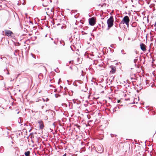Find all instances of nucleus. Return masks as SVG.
Here are the masks:
<instances>
[{"instance_id": "c756f323", "label": "nucleus", "mask_w": 156, "mask_h": 156, "mask_svg": "<svg viewBox=\"0 0 156 156\" xmlns=\"http://www.w3.org/2000/svg\"><path fill=\"white\" fill-rule=\"evenodd\" d=\"M54 44H55V41H54Z\"/></svg>"}, {"instance_id": "2eb2a0df", "label": "nucleus", "mask_w": 156, "mask_h": 156, "mask_svg": "<svg viewBox=\"0 0 156 156\" xmlns=\"http://www.w3.org/2000/svg\"><path fill=\"white\" fill-rule=\"evenodd\" d=\"M137 61V58H135V59H134V60H133L134 63H136V62Z\"/></svg>"}, {"instance_id": "cd10ccee", "label": "nucleus", "mask_w": 156, "mask_h": 156, "mask_svg": "<svg viewBox=\"0 0 156 156\" xmlns=\"http://www.w3.org/2000/svg\"><path fill=\"white\" fill-rule=\"evenodd\" d=\"M7 74H9V72H8L7 73Z\"/></svg>"}, {"instance_id": "4468645a", "label": "nucleus", "mask_w": 156, "mask_h": 156, "mask_svg": "<svg viewBox=\"0 0 156 156\" xmlns=\"http://www.w3.org/2000/svg\"><path fill=\"white\" fill-rule=\"evenodd\" d=\"M18 122H19V123H21V118H19V119H18Z\"/></svg>"}, {"instance_id": "6ab92c4d", "label": "nucleus", "mask_w": 156, "mask_h": 156, "mask_svg": "<svg viewBox=\"0 0 156 156\" xmlns=\"http://www.w3.org/2000/svg\"><path fill=\"white\" fill-rule=\"evenodd\" d=\"M48 119V117L47 116H46L45 117L44 119L45 120H47Z\"/></svg>"}, {"instance_id": "a878e982", "label": "nucleus", "mask_w": 156, "mask_h": 156, "mask_svg": "<svg viewBox=\"0 0 156 156\" xmlns=\"http://www.w3.org/2000/svg\"><path fill=\"white\" fill-rule=\"evenodd\" d=\"M14 80V79H13L12 80H11L10 81H13Z\"/></svg>"}, {"instance_id": "412c9836", "label": "nucleus", "mask_w": 156, "mask_h": 156, "mask_svg": "<svg viewBox=\"0 0 156 156\" xmlns=\"http://www.w3.org/2000/svg\"><path fill=\"white\" fill-rule=\"evenodd\" d=\"M114 135L113 134H111V137H113Z\"/></svg>"}, {"instance_id": "f03ea898", "label": "nucleus", "mask_w": 156, "mask_h": 156, "mask_svg": "<svg viewBox=\"0 0 156 156\" xmlns=\"http://www.w3.org/2000/svg\"><path fill=\"white\" fill-rule=\"evenodd\" d=\"M114 19L112 16H111L107 20V23L108 28L111 27L113 25Z\"/></svg>"}, {"instance_id": "dca6fc26", "label": "nucleus", "mask_w": 156, "mask_h": 156, "mask_svg": "<svg viewBox=\"0 0 156 156\" xmlns=\"http://www.w3.org/2000/svg\"><path fill=\"white\" fill-rule=\"evenodd\" d=\"M121 53L123 54H126V53H124V50H122L121 51Z\"/></svg>"}, {"instance_id": "ddd939ff", "label": "nucleus", "mask_w": 156, "mask_h": 156, "mask_svg": "<svg viewBox=\"0 0 156 156\" xmlns=\"http://www.w3.org/2000/svg\"><path fill=\"white\" fill-rule=\"evenodd\" d=\"M19 51V50H16L15 51V52L14 53V54L15 55H17V53Z\"/></svg>"}, {"instance_id": "f8f14e48", "label": "nucleus", "mask_w": 156, "mask_h": 156, "mask_svg": "<svg viewBox=\"0 0 156 156\" xmlns=\"http://www.w3.org/2000/svg\"><path fill=\"white\" fill-rule=\"evenodd\" d=\"M4 150V149L3 147H1L0 148V153H2Z\"/></svg>"}, {"instance_id": "423d86ee", "label": "nucleus", "mask_w": 156, "mask_h": 156, "mask_svg": "<svg viewBox=\"0 0 156 156\" xmlns=\"http://www.w3.org/2000/svg\"><path fill=\"white\" fill-rule=\"evenodd\" d=\"M140 47L141 49L143 51H145L146 50V46L143 43L140 44Z\"/></svg>"}, {"instance_id": "6e6552de", "label": "nucleus", "mask_w": 156, "mask_h": 156, "mask_svg": "<svg viewBox=\"0 0 156 156\" xmlns=\"http://www.w3.org/2000/svg\"><path fill=\"white\" fill-rule=\"evenodd\" d=\"M137 23L136 22H134L131 24V26L133 27H135L136 26Z\"/></svg>"}, {"instance_id": "473e14b6", "label": "nucleus", "mask_w": 156, "mask_h": 156, "mask_svg": "<svg viewBox=\"0 0 156 156\" xmlns=\"http://www.w3.org/2000/svg\"><path fill=\"white\" fill-rule=\"evenodd\" d=\"M60 43L61 44H62V41H60Z\"/></svg>"}, {"instance_id": "c85d7f7f", "label": "nucleus", "mask_w": 156, "mask_h": 156, "mask_svg": "<svg viewBox=\"0 0 156 156\" xmlns=\"http://www.w3.org/2000/svg\"><path fill=\"white\" fill-rule=\"evenodd\" d=\"M55 71L56 72H57L56 71V69H55Z\"/></svg>"}, {"instance_id": "bb28decb", "label": "nucleus", "mask_w": 156, "mask_h": 156, "mask_svg": "<svg viewBox=\"0 0 156 156\" xmlns=\"http://www.w3.org/2000/svg\"><path fill=\"white\" fill-rule=\"evenodd\" d=\"M44 107V106H42V109H43V108Z\"/></svg>"}, {"instance_id": "7c9ffc66", "label": "nucleus", "mask_w": 156, "mask_h": 156, "mask_svg": "<svg viewBox=\"0 0 156 156\" xmlns=\"http://www.w3.org/2000/svg\"><path fill=\"white\" fill-rule=\"evenodd\" d=\"M63 43H64V44H63V46L64 45V42H63Z\"/></svg>"}, {"instance_id": "72a5a7b5", "label": "nucleus", "mask_w": 156, "mask_h": 156, "mask_svg": "<svg viewBox=\"0 0 156 156\" xmlns=\"http://www.w3.org/2000/svg\"><path fill=\"white\" fill-rule=\"evenodd\" d=\"M115 27H116L117 26H116V24L115 25Z\"/></svg>"}, {"instance_id": "f257e3e1", "label": "nucleus", "mask_w": 156, "mask_h": 156, "mask_svg": "<svg viewBox=\"0 0 156 156\" xmlns=\"http://www.w3.org/2000/svg\"><path fill=\"white\" fill-rule=\"evenodd\" d=\"M46 112H48V115L49 119L53 120L55 116V112L51 110H47Z\"/></svg>"}, {"instance_id": "9b49d317", "label": "nucleus", "mask_w": 156, "mask_h": 156, "mask_svg": "<svg viewBox=\"0 0 156 156\" xmlns=\"http://www.w3.org/2000/svg\"><path fill=\"white\" fill-rule=\"evenodd\" d=\"M115 69L113 68H112V70L110 71V72L112 73H115Z\"/></svg>"}, {"instance_id": "f3484780", "label": "nucleus", "mask_w": 156, "mask_h": 156, "mask_svg": "<svg viewBox=\"0 0 156 156\" xmlns=\"http://www.w3.org/2000/svg\"><path fill=\"white\" fill-rule=\"evenodd\" d=\"M125 24L127 25V27L128 28L129 26V23H125Z\"/></svg>"}, {"instance_id": "a211bd4d", "label": "nucleus", "mask_w": 156, "mask_h": 156, "mask_svg": "<svg viewBox=\"0 0 156 156\" xmlns=\"http://www.w3.org/2000/svg\"><path fill=\"white\" fill-rule=\"evenodd\" d=\"M20 75V73H19L18 74L17 76L16 77V79H17L18 77Z\"/></svg>"}, {"instance_id": "2f4dec72", "label": "nucleus", "mask_w": 156, "mask_h": 156, "mask_svg": "<svg viewBox=\"0 0 156 156\" xmlns=\"http://www.w3.org/2000/svg\"><path fill=\"white\" fill-rule=\"evenodd\" d=\"M51 40H53V39L52 38H51Z\"/></svg>"}, {"instance_id": "4be33fe9", "label": "nucleus", "mask_w": 156, "mask_h": 156, "mask_svg": "<svg viewBox=\"0 0 156 156\" xmlns=\"http://www.w3.org/2000/svg\"><path fill=\"white\" fill-rule=\"evenodd\" d=\"M48 100H49V99L48 98H47L46 99V101H48Z\"/></svg>"}, {"instance_id": "9d476101", "label": "nucleus", "mask_w": 156, "mask_h": 156, "mask_svg": "<svg viewBox=\"0 0 156 156\" xmlns=\"http://www.w3.org/2000/svg\"><path fill=\"white\" fill-rule=\"evenodd\" d=\"M2 59H3L5 61V62L6 60L7 59L5 57H0V59L1 60Z\"/></svg>"}, {"instance_id": "393cba45", "label": "nucleus", "mask_w": 156, "mask_h": 156, "mask_svg": "<svg viewBox=\"0 0 156 156\" xmlns=\"http://www.w3.org/2000/svg\"><path fill=\"white\" fill-rule=\"evenodd\" d=\"M119 102H120V100H118V103H119Z\"/></svg>"}, {"instance_id": "aec40b11", "label": "nucleus", "mask_w": 156, "mask_h": 156, "mask_svg": "<svg viewBox=\"0 0 156 156\" xmlns=\"http://www.w3.org/2000/svg\"><path fill=\"white\" fill-rule=\"evenodd\" d=\"M111 47L112 48H114L113 44H112L111 45Z\"/></svg>"}, {"instance_id": "b1692460", "label": "nucleus", "mask_w": 156, "mask_h": 156, "mask_svg": "<svg viewBox=\"0 0 156 156\" xmlns=\"http://www.w3.org/2000/svg\"><path fill=\"white\" fill-rule=\"evenodd\" d=\"M53 125V126H55V124H54V123H53V124H52Z\"/></svg>"}, {"instance_id": "1a4fd4ad", "label": "nucleus", "mask_w": 156, "mask_h": 156, "mask_svg": "<svg viewBox=\"0 0 156 156\" xmlns=\"http://www.w3.org/2000/svg\"><path fill=\"white\" fill-rule=\"evenodd\" d=\"M30 152V151H26L25 153V155L26 156H29Z\"/></svg>"}, {"instance_id": "7ed1b4c3", "label": "nucleus", "mask_w": 156, "mask_h": 156, "mask_svg": "<svg viewBox=\"0 0 156 156\" xmlns=\"http://www.w3.org/2000/svg\"><path fill=\"white\" fill-rule=\"evenodd\" d=\"M129 18L128 16H125L120 23L119 27H120L121 24H124L125 23H129Z\"/></svg>"}, {"instance_id": "39448f33", "label": "nucleus", "mask_w": 156, "mask_h": 156, "mask_svg": "<svg viewBox=\"0 0 156 156\" xmlns=\"http://www.w3.org/2000/svg\"><path fill=\"white\" fill-rule=\"evenodd\" d=\"M13 34V33L10 30L5 31V34L8 36H11Z\"/></svg>"}, {"instance_id": "0eeeda50", "label": "nucleus", "mask_w": 156, "mask_h": 156, "mask_svg": "<svg viewBox=\"0 0 156 156\" xmlns=\"http://www.w3.org/2000/svg\"><path fill=\"white\" fill-rule=\"evenodd\" d=\"M39 124V127L40 129H42L44 128V125L43 121H40L38 122Z\"/></svg>"}, {"instance_id": "20e7f679", "label": "nucleus", "mask_w": 156, "mask_h": 156, "mask_svg": "<svg viewBox=\"0 0 156 156\" xmlns=\"http://www.w3.org/2000/svg\"><path fill=\"white\" fill-rule=\"evenodd\" d=\"M95 23V20L93 18H91L89 20V24L90 25H94Z\"/></svg>"}, {"instance_id": "f704fd0d", "label": "nucleus", "mask_w": 156, "mask_h": 156, "mask_svg": "<svg viewBox=\"0 0 156 156\" xmlns=\"http://www.w3.org/2000/svg\"><path fill=\"white\" fill-rule=\"evenodd\" d=\"M43 99V100L44 101V99Z\"/></svg>"}, {"instance_id": "c9c22d12", "label": "nucleus", "mask_w": 156, "mask_h": 156, "mask_svg": "<svg viewBox=\"0 0 156 156\" xmlns=\"http://www.w3.org/2000/svg\"><path fill=\"white\" fill-rule=\"evenodd\" d=\"M0 77H2V76H0Z\"/></svg>"}, {"instance_id": "5701e85b", "label": "nucleus", "mask_w": 156, "mask_h": 156, "mask_svg": "<svg viewBox=\"0 0 156 156\" xmlns=\"http://www.w3.org/2000/svg\"><path fill=\"white\" fill-rule=\"evenodd\" d=\"M66 154H64L62 156H66Z\"/></svg>"}]
</instances>
